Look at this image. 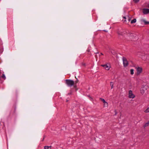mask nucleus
Listing matches in <instances>:
<instances>
[{"label":"nucleus","instance_id":"f257e3e1","mask_svg":"<svg viewBox=\"0 0 149 149\" xmlns=\"http://www.w3.org/2000/svg\"><path fill=\"white\" fill-rule=\"evenodd\" d=\"M66 84L69 86H71L74 84V82L72 80L66 79L65 80Z\"/></svg>","mask_w":149,"mask_h":149},{"label":"nucleus","instance_id":"f03ea898","mask_svg":"<svg viewBox=\"0 0 149 149\" xmlns=\"http://www.w3.org/2000/svg\"><path fill=\"white\" fill-rule=\"evenodd\" d=\"M148 88V86L143 85L140 89V93L142 95H143L145 92Z\"/></svg>","mask_w":149,"mask_h":149},{"label":"nucleus","instance_id":"7ed1b4c3","mask_svg":"<svg viewBox=\"0 0 149 149\" xmlns=\"http://www.w3.org/2000/svg\"><path fill=\"white\" fill-rule=\"evenodd\" d=\"M136 69L137 71L136 75H139L142 72V68L141 67H136Z\"/></svg>","mask_w":149,"mask_h":149},{"label":"nucleus","instance_id":"20e7f679","mask_svg":"<svg viewBox=\"0 0 149 149\" xmlns=\"http://www.w3.org/2000/svg\"><path fill=\"white\" fill-rule=\"evenodd\" d=\"M128 97L130 98L134 99L135 97V95L133 93L131 90L129 91Z\"/></svg>","mask_w":149,"mask_h":149},{"label":"nucleus","instance_id":"39448f33","mask_svg":"<svg viewBox=\"0 0 149 149\" xmlns=\"http://www.w3.org/2000/svg\"><path fill=\"white\" fill-rule=\"evenodd\" d=\"M123 61L124 66L127 67L128 65V63L127 59L125 57H123Z\"/></svg>","mask_w":149,"mask_h":149},{"label":"nucleus","instance_id":"423d86ee","mask_svg":"<svg viewBox=\"0 0 149 149\" xmlns=\"http://www.w3.org/2000/svg\"><path fill=\"white\" fill-rule=\"evenodd\" d=\"M101 65V66L104 67L106 70H109L110 69V68L111 67V65L109 64H104V65Z\"/></svg>","mask_w":149,"mask_h":149},{"label":"nucleus","instance_id":"0eeeda50","mask_svg":"<svg viewBox=\"0 0 149 149\" xmlns=\"http://www.w3.org/2000/svg\"><path fill=\"white\" fill-rule=\"evenodd\" d=\"M143 12L144 14H148L149 13V9L147 8H143Z\"/></svg>","mask_w":149,"mask_h":149},{"label":"nucleus","instance_id":"6e6552de","mask_svg":"<svg viewBox=\"0 0 149 149\" xmlns=\"http://www.w3.org/2000/svg\"><path fill=\"white\" fill-rule=\"evenodd\" d=\"M128 36L129 37V38L131 40H136V39H135V37L134 36V35L133 34L131 33Z\"/></svg>","mask_w":149,"mask_h":149},{"label":"nucleus","instance_id":"1a4fd4ad","mask_svg":"<svg viewBox=\"0 0 149 149\" xmlns=\"http://www.w3.org/2000/svg\"><path fill=\"white\" fill-rule=\"evenodd\" d=\"M100 99H101L104 103V107H107L108 106V104L105 101V100L104 99L102 98H100Z\"/></svg>","mask_w":149,"mask_h":149},{"label":"nucleus","instance_id":"9d476101","mask_svg":"<svg viewBox=\"0 0 149 149\" xmlns=\"http://www.w3.org/2000/svg\"><path fill=\"white\" fill-rule=\"evenodd\" d=\"M141 21L142 22H144L145 24L146 25L149 24V22L146 21V20L144 19H141Z\"/></svg>","mask_w":149,"mask_h":149},{"label":"nucleus","instance_id":"9b49d317","mask_svg":"<svg viewBox=\"0 0 149 149\" xmlns=\"http://www.w3.org/2000/svg\"><path fill=\"white\" fill-rule=\"evenodd\" d=\"M149 125V120L147 123H146L144 125L143 127H148Z\"/></svg>","mask_w":149,"mask_h":149},{"label":"nucleus","instance_id":"f8f14e48","mask_svg":"<svg viewBox=\"0 0 149 149\" xmlns=\"http://www.w3.org/2000/svg\"><path fill=\"white\" fill-rule=\"evenodd\" d=\"M144 112L146 113H148L149 112V107H148L146 110H145Z\"/></svg>","mask_w":149,"mask_h":149},{"label":"nucleus","instance_id":"ddd939ff","mask_svg":"<svg viewBox=\"0 0 149 149\" xmlns=\"http://www.w3.org/2000/svg\"><path fill=\"white\" fill-rule=\"evenodd\" d=\"M136 22V19H134L131 21V23L132 24L135 23Z\"/></svg>","mask_w":149,"mask_h":149},{"label":"nucleus","instance_id":"4468645a","mask_svg":"<svg viewBox=\"0 0 149 149\" xmlns=\"http://www.w3.org/2000/svg\"><path fill=\"white\" fill-rule=\"evenodd\" d=\"M134 70L133 69H131L130 70V74L131 75H133L134 74Z\"/></svg>","mask_w":149,"mask_h":149},{"label":"nucleus","instance_id":"2eb2a0df","mask_svg":"<svg viewBox=\"0 0 149 149\" xmlns=\"http://www.w3.org/2000/svg\"><path fill=\"white\" fill-rule=\"evenodd\" d=\"M110 85L111 87V89L113 88V82H110Z\"/></svg>","mask_w":149,"mask_h":149},{"label":"nucleus","instance_id":"dca6fc26","mask_svg":"<svg viewBox=\"0 0 149 149\" xmlns=\"http://www.w3.org/2000/svg\"><path fill=\"white\" fill-rule=\"evenodd\" d=\"M51 146H45L44 147V149H51Z\"/></svg>","mask_w":149,"mask_h":149},{"label":"nucleus","instance_id":"f3484780","mask_svg":"<svg viewBox=\"0 0 149 149\" xmlns=\"http://www.w3.org/2000/svg\"><path fill=\"white\" fill-rule=\"evenodd\" d=\"M2 77L4 79H5L6 78V77L4 74H3L2 76Z\"/></svg>","mask_w":149,"mask_h":149},{"label":"nucleus","instance_id":"a211bd4d","mask_svg":"<svg viewBox=\"0 0 149 149\" xmlns=\"http://www.w3.org/2000/svg\"><path fill=\"white\" fill-rule=\"evenodd\" d=\"M135 3H137L139 2V0H133Z\"/></svg>","mask_w":149,"mask_h":149},{"label":"nucleus","instance_id":"6ab92c4d","mask_svg":"<svg viewBox=\"0 0 149 149\" xmlns=\"http://www.w3.org/2000/svg\"><path fill=\"white\" fill-rule=\"evenodd\" d=\"M130 19H130V18H129V19H128V20H129V21H130Z\"/></svg>","mask_w":149,"mask_h":149},{"label":"nucleus","instance_id":"aec40b11","mask_svg":"<svg viewBox=\"0 0 149 149\" xmlns=\"http://www.w3.org/2000/svg\"><path fill=\"white\" fill-rule=\"evenodd\" d=\"M123 17V18H124V19H126V17Z\"/></svg>","mask_w":149,"mask_h":149},{"label":"nucleus","instance_id":"412c9836","mask_svg":"<svg viewBox=\"0 0 149 149\" xmlns=\"http://www.w3.org/2000/svg\"><path fill=\"white\" fill-rule=\"evenodd\" d=\"M148 7L149 8V3L148 4Z\"/></svg>","mask_w":149,"mask_h":149},{"label":"nucleus","instance_id":"4be33fe9","mask_svg":"<svg viewBox=\"0 0 149 149\" xmlns=\"http://www.w3.org/2000/svg\"><path fill=\"white\" fill-rule=\"evenodd\" d=\"M100 54L102 55H103V54L102 53H101Z\"/></svg>","mask_w":149,"mask_h":149},{"label":"nucleus","instance_id":"5701e85b","mask_svg":"<svg viewBox=\"0 0 149 149\" xmlns=\"http://www.w3.org/2000/svg\"><path fill=\"white\" fill-rule=\"evenodd\" d=\"M66 102H68V100H66Z\"/></svg>","mask_w":149,"mask_h":149}]
</instances>
